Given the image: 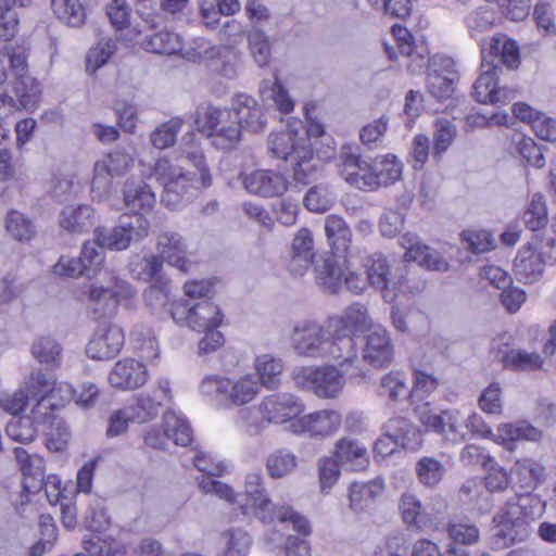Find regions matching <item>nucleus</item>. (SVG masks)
Wrapping results in <instances>:
<instances>
[{
  "label": "nucleus",
  "mask_w": 556,
  "mask_h": 556,
  "mask_svg": "<svg viewBox=\"0 0 556 556\" xmlns=\"http://www.w3.org/2000/svg\"><path fill=\"white\" fill-rule=\"evenodd\" d=\"M522 220L526 227L532 231V235H535L547 227V208L542 194H533L528 208L522 215Z\"/></svg>",
  "instance_id": "obj_48"
},
{
  "label": "nucleus",
  "mask_w": 556,
  "mask_h": 556,
  "mask_svg": "<svg viewBox=\"0 0 556 556\" xmlns=\"http://www.w3.org/2000/svg\"><path fill=\"white\" fill-rule=\"evenodd\" d=\"M148 380L146 366L132 358L118 361L109 375V382L119 390H135Z\"/></svg>",
  "instance_id": "obj_28"
},
{
  "label": "nucleus",
  "mask_w": 556,
  "mask_h": 556,
  "mask_svg": "<svg viewBox=\"0 0 556 556\" xmlns=\"http://www.w3.org/2000/svg\"><path fill=\"white\" fill-rule=\"evenodd\" d=\"M125 206L130 213H148L153 208L156 199L151 187L143 181L127 180L123 189Z\"/></svg>",
  "instance_id": "obj_35"
},
{
  "label": "nucleus",
  "mask_w": 556,
  "mask_h": 556,
  "mask_svg": "<svg viewBox=\"0 0 556 556\" xmlns=\"http://www.w3.org/2000/svg\"><path fill=\"white\" fill-rule=\"evenodd\" d=\"M31 0H0V38L10 40L18 26V16L14 8H26Z\"/></svg>",
  "instance_id": "obj_47"
},
{
  "label": "nucleus",
  "mask_w": 556,
  "mask_h": 556,
  "mask_svg": "<svg viewBox=\"0 0 556 556\" xmlns=\"http://www.w3.org/2000/svg\"><path fill=\"white\" fill-rule=\"evenodd\" d=\"M94 237L101 248L123 251L131 244L125 235V228L118 222L114 227H98L94 229Z\"/></svg>",
  "instance_id": "obj_49"
},
{
  "label": "nucleus",
  "mask_w": 556,
  "mask_h": 556,
  "mask_svg": "<svg viewBox=\"0 0 556 556\" xmlns=\"http://www.w3.org/2000/svg\"><path fill=\"white\" fill-rule=\"evenodd\" d=\"M393 358V348L386 329L376 327L369 330L363 349V359L374 367L388 366Z\"/></svg>",
  "instance_id": "obj_31"
},
{
  "label": "nucleus",
  "mask_w": 556,
  "mask_h": 556,
  "mask_svg": "<svg viewBox=\"0 0 556 556\" xmlns=\"http://www.w3.org/2000/svg\"><path fill=\"white\" fill-rule=\"evenodd\" d=\"M41 94L39 83L30 74L12 76L0 102L11 109L33 111L37 108Z\"/></svg>",
  "instance_id": "obj_14"
},
{
  "label": "nucleus",
  "mask_w": 556,
  "mask_h": 556,
  "mask_svg": "<svg viewBox=\"0 0 556 556\" xmlns=\"http://www.w3.org/2000/svg\"><path fill=\"white\" fill-rule=\"evenodd\" d=\"M456 72L450 58H433L427 76V89L439 101L450 98L454 92Z\"/></svg>",
  "instance_id": "obj_23"
},
{
  "label": "nucleus",
  "mask_w": 556,
  "mask_h": 556,
  "mask_svg": "<svg viewBox=\"0 0 556 556\" xmlns=\"http://www.w3.org/2000/svg\"><path fill=\"white\" fill-rule=\"evenodd\" d=\"M303 128L302 121H292L287 129L277 134H271L268 138V149L273 156L283 160L288 163L298 157L299 147H309L311 142L304 135H300Z\"/></svg>",
  "instance_id": "obj_18"
},
{
  "label": "nucleus",
  "mask_w": 556,
  "mask_h": 556,
  "mask_svg": "<svg viewBox=\"0 0 556 556\" xmlns=\"http://www.w3.org/2000/svg\"><path fill=\"white\" fill-rule=\"evenodd\" d=\"M367 320V308L361 303H353L323 325L303 320L291 332L292 349L303 357L333 362L341 368L352 366L358 359L355 332L365 327Z\"/></svg>",
  "instance_id": "obj_1"
},
{
  "label": "nucleus",
  "mask_w": 556,
  "mask_h": 556,
  "mask_svg": "<svg viewBox=\"0 0 556 556\" xmlns=\"http://www.w3.org/2000/svg\"><path fill=\"white\" fill-rule=\"evenodd\" d=\"M498 437L503 441L529 440L538 441L541 438V431L527 421H517L514 424H502L497 428Z\"/></svg>",
  "instance_id": "obj_57"
},
{
  "label": "nucleus",
  "mask_w": 556,
  "mask_h": 556,
  "mask_svg": "<svg viewBox=\"0 0 556 556\" xmlns=\"http://www.w3.org/2000/svg\"><path fill=\"white\" fill-rule=\"evenodd\" d=\"M340 426L341 415L337 410L323 409L299 417L290 424V430L295 434L326 438L336 433Z\"/></svg>",
  "instance_id": "obj_20"
},
{
  "label": "nucleus",
  "mask_w": 556,
  "mask_h": 556,
  "mask_svg": "<svg viewBox=\"0 0 556 556\" xmlns=\"http://www.w3.org/2000/svg\"><path fill=\"white\" fill-rule=\"evenodd\" d=\"M333 456L342 467L352 471H363L369 466L367 447L352 437H343L336 442Z\"/></svg>",
  "instance_id": "obj_32"
},
{
  "label": "nucleus",
  "mask_w": 556,
  "mask_h": 556,
  "mask_svg": "<svg viewBox=\"0 0 556 556\" xmlns=\"http://www.w3.org/2000/svg\"><path fill=\"white\" fill-rule=\"evenodd\" d=\"M545 264L547 263L543 257L528 244L527 248L521 249L518 252L515 258V275L519 281L523 283H532L542 275Z\"/></svg>",
  "instance_id": "obj_36"
},
{
  "label": "nucleus",
  "mask_w": 556,
  "mask_h": 556,
  "mask_svg": "<svg viewBox=\"0 0 556 556\" xmlns=\"http://www.w3.org/2000/svg\"><path fill=\"white\" fill-rule=\"evenodd\" d=\"M457 134L456 126L448 119H438L433 131V157L441 160L452 146Z\"/></svg>",
  "instance_id": "obj_56"
},
{
  "label": "nucleus",
  "mask_w": 556,
  "mask_h": 556,
  "mask_svg": "<svg viewBox=\"0 0 556 556\" xmlns=\"http://www.w3.org/2000/svg\"><path fill=\"white\" fill-rule=\"evenodd\" d=\"M226 556H244L250 548L251 538L243 529H230L223 533Z\"/></svg>",
  "instance_id": "obj_64"
},
{
  "label": "nucleus",
  "mask_w": 556,
  "mask_h": 556,
  "mask_svg": "<svg viewBox=\"0 0 556 556\" xmlns=\"http://www.w3.org/2000/svg\"><path fill=\"white\" fill-rule=\"evenodd\" d=\"M94 224V211L91 206L83 204L66 206L59 215V225L71 233L87 232Z\"/></svg>",
  "instance_id": "obj_38"
},
{
  "label": "nucleus",
  "mask_w": 556,
  "mask_h": 556,
  "mask_svg": "<svg viewBox=\"0 0 556 556\" xmlns=\"http://www.w3.org/2000/svg\"><path fill=\"white\" fill-rule=\"evenodd\" d=\"M402 520L407 529L418 532L438 530L441 518L424 510L421 502L413 493H403L399 501Z\"/></svg>",
  "instance_id": "obj_22"
},
{
  "label": "nucleus",
  "mask_w": 556,
  "mask_h": 556,
  "mask_svg": "<svg viewBox=\"0 0 556 556\" xmlns=\"http://www.w3.org/2000/svg\"><path fill=\"white\" fill-rule=\"evenodd\" d=\"M193 465L203 473L202 479L199 481V488L202 492L215 494L229 503L236 502V494L232 489L213 478L224 473L226 470L224 462L216 460L211 455L199 453L193 458Z\"/></svg>",
  "instance_id": "obj_17"
},
{
  "label": "nucleus",
  "mask_w": 556,
  "mask_h": 556,
  "mask_svg": "<svg viewBox=\"0 0 556 556\" xmlns=\"http://www.w3.org/2000/svg\"><path fill=\"white\" fill-rule=\"evenodd\" d=\"M325 233L327 242L334 253H346L352 240V231L341 216L331 214L326 217Z\"/></svg>",
  "instance_id": "obj_41"
},
{
  "label": "nucleus",
  "mask_w": 556,
  "mask_h": 556,
  "mask_svg": "<svg viewBox=\"0 0 556 556\" xmlns=\"http://www.w3.org/2000/svg\"><path fill=\"white\" fill-rule=\"evenodd\" d=\"M383 430L387 435L395 441L400 447L405 450H416L421 442L418 428L407 418L394 417L389 419Z\"/></svg>",
  "instance_id": "obj_37"
},
{
  "label": "nucleus",
  "mask_w": 556,
  "mask_h": 556,
  "mask_svg": "<svg viewBox=\"0 0 556 556\" xmlns=\"http://www.w3.org/2000/svg\"><path fill=\"white\" fill-rule=\"evenodd\" d=\"M230 116L231 112L228 110H220L211 104H202L195 110L194 124L198 131L212 138L213 146L220 150H229L241 140L240 129L235 123L219 127V124Z\"/></svg>",
  "instance_id": "obj_8"
},
{
  "label": "nucleus",
  "mask_w": 556,
  "mask_h": 556,
  "mask_svg": "<svg viewBox=\"0 0 556 556\" xmlns=\"http://www.w3.org/2000/svg\"><path fill=\"white\" fill-rule=\"evenodd\" d=\"M123 330L116 325H100L86 346V354L91 359L114 358L124 345Z\"/></svg>",
  "instance_id": "obj_19"
},
{
  "label": "nucleus",
  "mask_w": 556,
  "mask_h": 556,
  "mask_svg": "<svg viewBox=\"0 0 556 556\" xmlns=\"http://www.w3.org/2000/svg\"><path fill=\"white\" fill-rule=\"evenodd\" d=\"M182 124L181 118L174 117L157 126L150 135L152 146L160 150L172 147L176 141Z\"/></svg>",
  "instance_id": "obj_60"
},
{
  "label": "nucleus",
  "mask_w": 556,
  "mask_h": 556,
  "mask_svg": "<svg viewBox=\"0 0 556 556\" xmlns=\"http://www.w3.org/2000/svg\"><path fill=\"white\" fill-rule=\"evenodd\" d=\"M4 225L9 235L21 242L29 241L36 232L31 220L15 210L7 214Z\"/></svg>",
  "instance_id": "obj_52"
},
{
  "label": "nucleus",
  "mask_w": 556,
  "mask_h": 556,
  "mask_svg": "<svg viewBox=\"0 0 556 556\" xmlns=\"http://www.w3.org/2000/svg\"><path fill=\"white\" fill-rule=\"evenodd\" d=\"M200 392L224 405L242 406L252 402L261 391L258 379L245 375L237 379L208 376L200 383Z\"/></svg>",
  "instance_id": "obj_5"
},
{
  "label": "nucleus",
  "mask_w": 556,
  "mask_h": 556,
  "mask_svg": "<svg viewBox=\"0 0 556 556\" xmlns=\"http://www.w3.org/2000/svg\"><path fill=\"white\" fill-rule=\"evenodd\" d=\"M134 159L124 150L112 151L105 160L98 161L93 167L92 193L102 195L110 190L111 179L125 175L132 166Z\"/></svg>",
  "instance_id": "obj_16"
},
{
  "label": "nucleus",
  "mask_w": 556,
  "mask_h": 556,
  "mask_svg": "<svg viewBox=\"0 0 556 556\" xmlns=\"http://www.w3.org/2000/svg\"><path fill=\"white\" fill-rule=\"evenodd\" d=\"M255 369L258 374L257 379L261 387L264 386L270 389L277 384L278 377L282 372L283 365L280 358H275L271 355L265 354L256 358Z\"/></svg>",
  "instance_id": "obj_53"
},
{
  "label": "nucleus",
  "mask_w": 556,
  "mask_h": 556,
  "mask_svg": "<svg viewBox=\"0 0 556 556\" xmlns=\"http://www.w3.org/2000/svg\"><path fill=\"white\" fill-rule=\"evenodd\" d=\"M400 244L405 249V261L417 262L420 266H425L429 269L446 270V261L437 251L422 244L416 235L412 232L404 233L400 238Z\"/></svg>",
  "instance_id": "obj_29"
},
{
  "label": "nucleus",
  "mask_w": 556,
  "mask_h": 556,
  "mask_svg": "<svg viewBox=\"0 0 556 556\" xmlns=\"http://www.w3.org/2000/svg\"><path fill=\"white\" fill-rule=\"evenodd\" d=\"M338 160L340 174L344 180L362 190L369 163L362 159L359 148L355 144H343Z\"/></svg>",
  "instance_id": "obj_33"
},
{
  "label": "nucleus",
  "mask_w": 556,
  "mask_h": 556,
  "mask_svg": "<svg viewBox=\"0 0 556 556\" xmlns=\"http://www.w3.org/2000/svg\"><path fill=\"white\" fill-rule=\"evenodd\" d=\"M419 421L426 432L434 433L451 443H460L466 439V426L457 409L435 412L425 407L419 412Z\"/></svg>",
  "instance_id": "obj_12"
},
{
  "label": "nucleus",
  "mask_w": 556,
  "mask_h": 556,
  "mask_svg": "<svg viewBox=\"0 0 556 556\" xmlns=\"http://www.w3.org/2000/svg\"><path fill=\"white\" fill-rule=\"evenodd\" d=\"M54 15L71 27H80L86 21V10L80 0H52Z\"/></svg>",
  "instance_id": "obj_46"
},
{
  "label": "nucleus",
  "mask_w": 556,
  "mask_h": 556,
  "mask_svg": "<svg viewBox=\"0 0 556 556\" xmlns=\"http://www.w3.org/2000/svg\"><path fill=\"white\" fill-rule=\"evenodd\" d=\"M244 189L255 195L271 198L281 195L287 190L285 177L276 172L256 169L242 176Z\"/></svg>",
  "instance_id": "obj_26"
},
{
  "label": "nucleus",
  "mask_w": 556,
  "mask_h": 556,
  "mask_svg": "<svg viewBox=\"0 0 556 556\" xmlns=\"http://www.w3.org/2000/svg\"><path fill=\"white\" fill-rule=\"evenodd\" d=\"M104 248H101L94 237L93 241L84 243L79 261L85 266V276L96 277L104 263Z\"/></svg>",
  "instance_id": "obj_62"
},
{
  "label": "nucleus",
  "mask_w": 556,
  "mask_h": 556,
  "mask_svg": "<svg viewBox=\"0 0 556 556\" xmlns=\"http://www.w3.org/2000/svg\"><path fill=\"white\" fill-rule=\"evenodd\" d=\"M105 285L92 282L88 286L87 307L96 319L112 317L124 300L135 296L136 290L126 280L105 271Z\"/></svg>",
  "instance_id": "obj_6"
},
{
  "label": "nucleus",
  "mask_w": 556,
  "mask_h": 556,
  "mask_svg": "<svg viewBox=\"0 0 556 556\" xmlns=\"http://www.w3.org/2000/svg\"><path fill=\"white\" fill-rule=\"evenodd\" d=\"M406 59L405 66L413 74H419L429 64V51L424 43H404L400 53Z\"/></svg>",
  "instance_id": "obj_63"
},
{
  "label": "nucleus",
  "mask_w": 556,
  "mask_h": 556,
  "mask_svg": "<svg viewBox=\"0 0 556 556\" xmlns=\"http://www.w3.org/2000/svg\"><path fill=\"white\" fill-rule=\"evenodd\" d=\"M379 393L389 397L392 402H397L408 397L409 388L406 379L401 372H389L381 377Z\"/></svg>",
  "instance_id": "obj_58"
},
{
  "label": "nucleus",
  "mask_w": 556,
  "mask_h": 556,
  "mask_svg": "<svg viewBox=\"0 0 556 556\" xmlns=\"http://www.w3.org/2000/svg\"><path fill=\"white\" fill-rule=\"evenodd\" d=\"M315 256L314 240L312 232L302 228L293 238L289 270L294 276H302L313 264Z\"/></svg>",
  "instance_id": "obj_34"
},
{
  "label": "nucleus",
  "mask_w": 556,
  "mask_h": 556,
  "mask_svg": "<svg viewBox=\"0 0 556 556\" xmlns=\"http://www.w3.org/2000/svg\"><path fill=\"white\" fill-rule=\"evenodd\" d=\"M299 148L298 157L290 162L293 168V177L296 182L308 185L317 178L319 161L314 157L312 146Z\"/></svg>",
  "instance_id": "obj_43"
},
{
  "label": "nucleus",
  "mask_w": 556,
  "mask_h": 556,
  "mask_svg": "<svg viewBox=\"0 0 556 556\" xmlns=\"http://www.w3.org/2000/svg\"><path fill=\"white\" fill-rule=\"evenodd\" d=\"M163 428L168 440L176 445L187 446L192 440V430L187 419L174 410L165 412Z\"/></svg>",
  "instance_id": "obj_44"
},
{
  "label": "nucleus",
  "mask_w": 556,
  "mask_h": 556,
  "mask_svg": "<svg viewBox=\"0 0 556 556\" xmlns=\"http://www.w3.org/2000/svg\"><path fill=\"white\" fill-rule=\"evenodd\" d=\"M481 58V68L498 73H502L503 66L514 70L520 64L517 42L502 35H495L482 43Z\"/></svg>",
  "instance_id": "obj_13"
},
{
  "label": "nucleus",
  "mask_w": 556,
  "mask_h": 556,
  "mask_svg": "<svg viewBox=\"0 0 556 556\" xmlns=\"http://www.w3.org/2000/svg\"><path fill=\"white\" fill-rule=\"evenodd\" d=\"M304 404L292 393L281 392L266 395L258 404L257 410L262 416L261 422H252L248 416L251 414L250 409L240 412L241 418L245 421L248 431L250 433H258L262 426L261 424H275L282 425L288 421L293 422L304 412Z\"/></svg>",
  "instance_id": "obj_7"
},
{
  "label": "nucleus",
  "mask_w": 556,
  "mask_h": 556,
  "mask_svg": "<svg viewBox=\"0 0 556 556\" xmlns=\"http://www.w3.org/2000/svg\"><path fill=\"white\" fill-rule=\"evenodd\" d=\"M261 94L265 100H273L280 112L288 114L293 111L294 103L277 76H275V81L265 80L262 83Z\"/></svg>",
  "instance_id": "obj_59"
},
{
  "label": "nucleus",
  "mask_w": 556,
  "mask_h": 556,
  "mask_svg": "<svg viewBox=\"0 0 556 556\" xmlns=\"http://www.w3.org/2000/svg\"><path fill=\"white\" fill-rule=\"evenodd\" d=\"M31 355L40 364L59 366L61 361V346L50 337H41L34 341Z\"/></svg>",
  "instance_id": "obj_55"
},
{
  "label": "nucleus",
  "mask_w": 556,
  "mask_h": 556,
  "mask_svg": "<svg viewBox=\"0 0 556 556\" xmlns=\"http://www.w3.org/2000/svg\"><path fill=\"white\" fill-rule=\"evenodd\" d=\"M366 278L369 286L377 290H387L391 282V268L387 257L375 252L363 261Z\"/></svg>",
  "instance_id": "obj_42"
},
{
  "label": "nucleus",
  "mask_w": 556,
  "mask_h": 556,
  "mask_svg": "<svg viewBox=\"0 0 556 556\" xmlns=\"http://www.w3.org/2000/svg\"><path fill=\"white\" fill-rule=\"evenodd\" d=\"M111 522L103 509L93 510L87 518V530L84 546L90 556H117L124 552L123 545L111 533Z\"/></svg>",
  "instance_id": "obj_11"
},
{
  "label": "nucleus",
  "mask_w": 556,
  "mask_h": 556,
  "mask_svg": "<svg viewBox=\"0 0 556 556\" xmlns=\"http://www.w3.org/2000/svg\"><path fill=\"white\" fill-rule=\"evenodd\" d=\"M501 363L507 369L531 371L541 368L543 358L535 352L529 353L526 350L511 349L501 356Z\"/></svg>",
  "instance_id": "obj_45"
},
{
  "label": "nucleus",
  "mask_w": 556,
  "mask_h": 556,
  "mask_svg": "<svg viewBox=\"0 0 556 556\" xmlns=\"http://www.w3.org/2000/svg\"><path fill=\"white\" fill-rule=\"evenodd\" d=\"M317 283L329 293H337L343 286L345 271L334 255H327L316 264Z\"/></svg>",
  "instance_id": "obj_39"
},
{
  "label": "nucleus",
  "mask_w": 556,
  "mask_h": 556,
  "mask_svg": "<svg viewBox=\"0 0 556 556\" xmlns=\"http://www.w3.org/2000/svg\"><path fill=\"white\" fill-rule=\"evenodd\" d=\"M170 316L176 324L186 325L198 332L216 329L223 319L219 307L208 300L197 303L189 300L175 301Z\"/></svg>",
  "instance_id": "obj_10"
},
{
  "label": "nucleus",
  "mask_w": 556,
  "mask_h": 556,
  "mask_svg": "<svg viewBox=\"0 0 556 556\" xmlns=\"http://www.w3.org/2000/svg\"><path fill=\"white\" fill-rule=\"evenodd\" d=\"M152 176L163 186L161 201L170 210L189 202L195 195L199 184H201L195 174L184 170L181 166L173 164L166 157L156 160Z\"/></svg>",
  "instance_id": "obj_4"
},
{
  "label": "nucleus",
  "mask_w": 556,
  "mask_h": 556,
  "mask_svg": "<svg viewBox=\"0 0 556 556\" xmlns=\"http://www.w3.org/2000/svg\"><path fill=\"white\" fill-rule=\"evenodd\" d=\"M338 364L319 367H301L292 372L296 387L312 391L321 399L337 397L344 386L343 371Z\"/></svg>",
  "instance_id": "obj_9"
},
{
  "label": "nucleus",
  "mask_w": 556,
  "mask_h": 556,
  "mask_svg": "<svg viewBox=\"0 0 556 556\" xmlns=\"http://www.w3.org/2000/svg\"><path fill=\"white\" fill-rule=\"evenodd\" d=\"M528 244L530 248H533L547 264H556V232H554L553 228L546 227L540 232L532 235Z\"/></svg>",
  "instance_id": "obj_51"
},
{
  "label": "nucleus",
  "mask_w": 556,
  "mask_h": 556,
  "mask_svg": "<svg viewBox=\"0 0 556 556\" xmlns=\"http://www.w3.org/2000/svg\"><path fill=\"white\" fill-rule=\"evenodd\" d=\"M543 467L533 459L517 460L510 470L515 495L493 517L492 547L503 549L530 534V520L540 516L543 506L531 491L543 477Z\"/></svg>",
  "instance_id": "obj_2"
},
{
  "label": "nucleus",
  "mask_w": 556,
  "mask_h": 556,
  "mask_svg": "<svg viewBox=\"0 0 556 556\" xmlns=\"http://www.w3.org/2000/svg\"><path fill=\"white\" fill-rule=\"evenodd\" d=\"M15 458L21 467L24 476L23 488L28 493H37L43 486L47 489L48 484L60 483L55 476H49L45 480L43 470V458L36 454H28V452L22 447L14 448ZM48 493V491L46 490Z\"/></svg>",
  "instance_id": "obj_21"
},
{
  "label": "nucleus",
  "mask_w": 556,
  "mask_h": 556,
  "mask_svg": "<svg viewBox=\"0 0 556 556\" xmlns=\"http://www.w3.org/2000/svg\"><path fill=\"white\" fill-rule=\"evenodd\" d=\"M296 467V457L287 450H277L269 454L266 468L271 478H282L292 472Z\"/></svg>",
  "instance_id": "obj_61"
},
{
  "label": "nucleus",
  "mask_w": 556,
  "mask_h": 556,
  "mask_svg": "<svg viewBox=\"0 0 556 556\" xmlns=\"http://www.w3.org/2000/svg\"><path fill=\"white\" fill-rule=\"evenodd\" d=\"M118 222L125 228L130 243H136L149 236L150 222L143 213H128L119 216Z\"/></svg>",
  "instance_id": "obj_54"
},
{
  "label": "nucleus",
  "mask_w": 556,
  "mask_h": 556,
  "mask_svg": "<svg viewBox=\"0 0 556 556\" xmlns=\"http://www.w3.org/2000/svg\"><path fill=\"white\" fill-rule=\"evenodd\" d=\"M172 285L165 278H156L144 291L143 298L147 306L153 312H161L170 302Z\"/></svg>",
  "instance_id": "obj_50"
},
{
  "label": "nucleus",
  "mask_w": 556,
  "mask_h": 556,
  "mask_svg": "<svg viewBox=\"0 0 556 556\" xmlns=\"http://www.w3.org/2000/svg\"><path fill=\"white\" fill-rule=\"evenodd\" d=\"M244 494L249 502L241 506L244 515L248 514L250 505L255 516L263 522L269 523L275 520H279L280 522L289 521L292 523L293 529L300 534L308 535L311 533V526L305 517L301 516L289 506L278 507L273 504L266 492L264 477L260 470L251 471L247 475Z\"/></svg>",
  "instance_id": "obj_3"
},
{
  "label": "nucleus",
  "mask_w": 556,
  "mask_h": 556,
  "mask_svg": "<svg viewBox=\"0 0 556 556\" xmlns=\"http://www.w3.org/2000/svg\"><path fill=\"white\" fill-rule=\"evenodd\" d=\"M367 167L362 190H375L394 184L401 178L403 165L395 155L387 154L377 156Z\"/></svg>",
  "instance_id": "obj_25"
},
{
  "label": "nucleus",
  "mask_w": 556,
  "mask_h": 556,
  "mask_svg": "<svg viewBox=\"0 0 556 556\" xmlns=\"http://www.w3.org/2000/svg\"><path fill=\"white\" fill-rule=\"evenodd\" d=\"M156 250L162 261L182 273L188 271L187 244L184 237L175 231H163L157 236Z\"/></svg>",
  "instance_id": "obj_30"
},
{
  "label": "nucleus",
  "mask_w": 556,
  "mask_h": 556,
  "mask_svg": "<svg viewBox=\"0 0 556 556\" xmlns=\"http://www.w3.org/2000/svg\"><path fill=\"white\" fill-rule=\"evenodd\" d=\"M170 399L169 382L160 380L150 392H143L134 397V401L125 408L130 415L131 422L146 424L154 420L164 405Z\"/></svg>",
  "instance_id": "obj_15"
},
{
  "label": "nucleus",
  "mask_w": 556,
  "mask_h": 556,
  "mask_svg": "<svg viewBox=\"0 0 556 556\" xmlns=\"http://www.w3.org/2000/svg\"><path fill=\"white\" fill-rule=\"evenodd\" d=\"M498 72L490 68H482V73L475 81L472 96L480 103H507L515 98L511 89L498 86Z\"/></svg>",
  "instance_id": "obj_27"
},
{
  "label": "nucleus",
  "mask_w": 556,
  "mask_h": 556,
  "mask_svg": "<svg viewBox=\"0 0 556 556\" xmlns=\"http://www.w3.org/2000/svg\"><path fill=\"white\" fill-rule=\"evenodd\" d=\"M231 116L239 129L252 132L263 131L266 126L263 110L256 100L245 93L237 94L231 102Z\"/></svg>",
  "instance_id": "obj_24"
},
{
  "label": "nucleus",
  "mask_w": 556,
  "mask_h": 556,
  "mask_svg": "<svg viewBox=\"0 0 556 556\" xmlns=\"http://www.w3.org/2000/svg\"><path fill=\"white\" fill-rule=\"evenodd\" d=\"M382 491L383 482L380 479L352 483L349 492L351 509L361 513L370 508Z\"/></svg>",
  "instance_id": "obj_40"
}]
</instances>
